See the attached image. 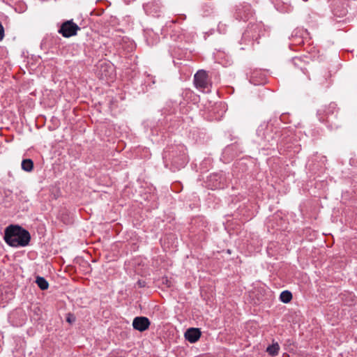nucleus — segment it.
<instances>
[{
	"label": "nucleus",
	"mask_w": 357,
	"mask_h": 357,
	"mask_svg": "<svg viewBox=\"0 0 357 357\" xmlns=\"http://www.w3.org/2000/svg\"><path fill=\"white\" fill-rule=\"evenodd\" d=\"M3 239L10 246L25 247L31 240L29 232L19 225H10L4 230Z\"/></svg>",
	"instance_id": "f257e3e1"
},
{
	"label": "nucleus",
	"mask_w": 357,
	"mask_h": 357,
	"mask_svg": "<svg viewBox=\"0 0 357 357\" xmlns=\"http://www.w3.org/2000/svg\"><path fill=\"white\" fill-rule=\"evenodd\" d=\"M194 84L196 88L202 91H209L211 84L206 71L204 70H198L194 76Z\"/></svg>",
	"instance_id": "f03ea898"
},
{
	"label": "nucleus",
	"mask_w": 357,
	"mask_h": 357,
	"mask_svg": "<svg viewBox=\"0 0 357 357\" xmlns=\"http://www.w3.org/2000/svg\"><path fill=\"white\" fill-rule=\"evenodd\" d=\"M114 73V66L106 61H100L97 65L96 74L101 79H112Z\"/></svg>",
	"instance_id": "7ed1b4c3"
},
{
	"label": "nucleus",
	"mask_w": 357,
	"mask_h": 357,
	"mask_svg": "<svg viewBox=\"0 0 357 357\" xmlns=\"http://www.w3.org/2000/svg\"><path fill=\"white\" fill-rule=\"evenodd\" d=\"M273 128L272 125L263 123L258 127L257 135L262 141L272 144V142L276 138V133L273 134Z\"/></svg>",
	"instance_id": "20e7f679"
},
{
	"label": "nucleus",
	"mask_w": 357,
	"mask_h": 357,
	"mask_svg": "<svg viewBox=\"0 0 357 357\" xmlns=\"http://www.w3.org/2000/svg\"><path fill=\"white\" fill-rule=\"evenodd\" d=\"M80 27L73 22V20H67L63 22L59 29V33L65 38H70L77 35V31Z\"/></svg>",
	"instance_id": "39448f33"
},
{
	"label": "nucleus",
	"mask_w": 357,
	"mask_h": 357,
	"mask_svg": "<svg viewBox=\"0 0 357 357\" xmlns=\"http://www.w3.org/2000/svg\"><path fill=\"white\" fill-rule=\"evenodd\" d=\"M337 110V105L335 102H331L328 105L321 107L317 110V116L321 122H324L329 115L333 114Z\"/></svg>",
	"instance_id": "423d86ee"
},
{
	"label": "nucleus",
	"mask_w": 357,
	"mask_h": 357,
	"mask_svg": "<svg viewBox=\"0 0 357 357\" xmlns=\"http://www.w3.org/2000/svg\"><path fill=\"white\" fill-rule=\"evenodd\" d=\"M149 319L145 317H137L132 321L133 328L141 332L146 331L149 328Z\"/></svg>",
	"instance_id": "0eeeda50"
},
{
	"label": "nucleus",
	"mask_w": 357,
	"mask_h": 357,
	"mask_svg": "<svg viewBox=\"0 0 357 357\" xmlns=\"http://www.w3.org/2000/svg\"><path fill=\"white\" fill-rule=\"evenodd\" d=\"M201 336V331L197 328H190L185 333V339L191 343L196 342Z\"/></svg>",
	"instance_id": "6e6552de"
},
{
	"label": "nucleus",
	"mask_w": 357,
	"mask_h": 357,
	"mask_svg": "<svg viewBox=\"0 0 357 357\" xmlns=\"http://www.w3.org/2000/svg\"><path fill=\"white\" fill-rule=\"evenodd\" d=\"M291 63L294 65V66L295 68H300L303 73H305V70H306V68H305V63L304 62V61L300 58V57H294L291 60Z\"/></svg>",
	"instance_id": "1a4fd4ad"
},
{
	"label": "nucleus",
	"mask_w": 357,
	"mask_h": 357,
	"mask_svg": "<svg viewBox=\"0 0 357 357\" xmlns=\"http://www.w3.org/2000/svg\"><path fill=\"white\" fill-rule=\"evenodd\" d=\"M280 351V345L278 342H273L266 348V352L271 356H277Z\"/></svg>",
	"instance_id": "9d476101"
},
{
	"label": "nucleus",
	"mask_w": 357,
	"mask_h": 357,
	"mask_svg": "<svg viewBox=\"0 0 357 357\" xmlns=\"http://www.w3.org/2000/svg\"><path fill=\"white\" fill-rule=\"evenodd\" d=\"M243 8L245 9L243 15H241V9L240 8L237 9L238 15L242 20H246L248 18L249 15H252V10L250 5H245V6H243Z\"/></svg>",
	"instance_id": "9b49d317"
},
{
	"label": "nucleus",
	"mask_w": 357,
	"mask_h": 357,
	"mask_svg": "<svg viewBox=\"0 0 357 357\" xmlns=\"http://www.w3.org/2000/svg\"><path fill=\"white\" fill-rule=\"evenodd\" d=\"M36 282L38 287L42 290H46L49 287L48 282L43 277L38 276L36 278Z\"/></svg>",
	"instance_id": "f8f14e48"
},
{
	"label": "nucleus",
	"mask_w": 357,
	"mask_h": 357,
	"mask_svg": "<svg viewBox=\"0 0 357 357\" xmlns=\"http://www.w3.org/2000/svg\"><path fill=\"white\" fill-rule=\"evenodd\" d=\"M33 168V162L31 159H24L22 162V169L26 172H31Z\"/></svg>",
	"instance_id": "ddd939ff"
},
{
	"label": "nucleus",
	"mask_w": 357,
	"mask_h": 357,
	"mask_svg": "<svg viewBox=\"0 0 357 357\" xmlns=\"http://www.w3.org/2000/svg\"><path fill=\"white\" fill-rule=\"evenodd\" d=\"M280 299L284 303H288L292 299V294L288 290L283 291L280 295Z\"/></svg>",
	"instance_id": "4468645a"
},
{
	"label": "nucleus",
	"mask_w": 357,
	"mask_h": 357,
	"mask_svg": "<svg viewBox=\"0 0 357 357\" xmlns=\"http://www.w3.org/2000/svg\"><path fill=\"white\" fill-rule=\"evenodd\" d=\"M181 149H182L181 151L183 152V155H182L181 158V163L178 164L176 158H173L172 159V163L174 165H179L181 167H183L186 164L187 160H186V157L185 155L183 147H181Z\"/></svg>",
	"instance_id": "2eb2a0df"
},
{
	"label": "nucleus",
	"mask_w": 357,
	"mask_h": 357,
	"mask_svg": "<svg viewBox=\"0 0 357 357\" xmlns=\"http://www.w3.org/2000/svg\"><path fill=\"white\" fill-rule=\"evenodd\" d=\"M66 321L68 322L69 324H73V322H75V315L72 313L67 314Z\"/></svg>",
	"instance_id": "dca6fc26"
},
{
	"label": "nucleus",
	"mask_w": 357,
	"mask_h": 357,
	"mask_svg": "<svg viewBox=\"0 0 357 357\" xmlns=\"http://www.w3.org/2000/svg\"><path fill=\"white\" fill-rule=\"evenodd\" d=\"M172 38H173V39L176 41H181L184 38V34L181 33V34L178 35L177 36H176L175 34H173V35H172Z\"/></svg>",
	"instance_id": "f3484780"
},
{
	"label": "nucleus",
	"mask_w": 357,
	"mask_h": 357,
	"mask_svg": "<svg viewBox=\"0 0 357 357\" xmlns=\"http://www.w3.org/2000/svg\"><path fill=\"white\" fill-rule=\"evenodd\" d=\"M4 38V28L2 24L0 22V41Z\"/></svg>",
	"instance_id": "a211bd4d"
},
{
	"label": "nucleus",
	"mask_w": 357,
	"mask_h": 357,
	"mask_svg": "<svg viewBox=\"0 0 357 357\" xmlns=\"http://www.w3.org/2000/svg\"><path fill=\"white\" fill-rule=\"evenodd\" d=\"M167 157H170V154L167 151H165L163 154V158H166Z\"/></svg>",
	"instance_id": "6ab92c4d"
}]
</instances>
